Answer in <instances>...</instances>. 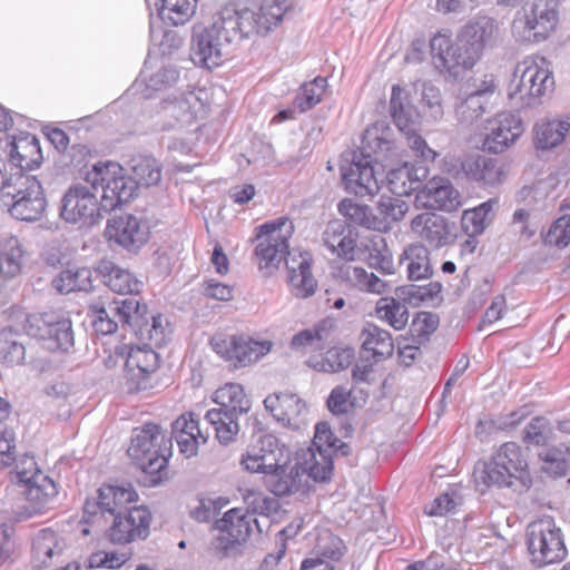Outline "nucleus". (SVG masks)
<instances>
[{
  "label": "nucleus",
  "instance_id": "nucleus-1",
  "mask_svg": "<svg viewBox=\"0 0 570 570\" xmlns=\"http://www.w3.org/2000/svg\"><path fill=\"white\" fill-rule=\"evenodd\" d=\"M291 7L292 0H261L250 7L224 8L210 26L193 29L191 60L207 69L220 66L245 39L271 31Z\"/></svg>",
  "mask_w": 570,
  "mask_h": 570
},
{
  "label": "nucleus",
  "instance_id": "nucleus-2",
  "mask_svg": "<svg viewBox=\"0 0 570 570\" xmlns=\"http://www.w3.org/2000/svg\"><path fill=\"white\" fill-rule=\"evenodd\" d=\"M400 155L392 140L379 135L377 127L368 128L363 136V148L346 151L341 159V175L345 189L360 197L373 196L380 190L377 171L374 164L389 168L384 184L396 196H409L426 178L424 166L410 167L404 161L399 167Z\"/></svg>",
  "mask_w": 570,
  "mask_h": 570
},
{
  "label": "nucleus",
  "instance_id": "nucleus-3",
  "mask_svg": "<svg viewBox=\"0 0 570 570\" xmlns=\"http://www.w3.org/2000/svg\"><path fill=\"white\" fill-rule=\"evenodd\" d=\"M256 235L255 257L259 269L268 274L278 268L285 255L288 271V283L296 297L306 298L313 295L317 287L311 266L312 256L308 252L291 255L288 239L294 233V224L287 217H278L261 225Z\"/></svg>",
  "mask_w": 570,
  "mask_h": 570
},
{
  "label": "nucleus",
  "instance_id": "nucleus-4",
  "mask_svg": "<svg viewBox=\"0 0 570 570\" xmlns=\"http://www.w3.org/2000/svg\"><path fill=\"white\" fill-rule=\"evenodd\" d=\"M147 306L136 297L114 299L97 311L94 327L102 335L114 334L118 325L135 330L138 338L147 346L160 347L167 340V321L160 315L151 316V322L146 317Z\"/></svg>",
  "mask_w": 570,
  "mask_h": 570
},
{
  "label": "nucleus",
  "instance_id": "nucleus-5",
  "mask_svg": "<svg viewBox=\"0 0 570 570\" xmlns=\"http://www.w3.org/2000/svg\"><path fill=\"white\" fill-rule=\"evenodd\" d=\"M171 439L155 423H146L134 430L128 455L149 476V484L157 485L163 480L171 455Z\"/></svg>",
  "mask_w": 570,
  "mask_h": 570
},
{
  "label": "nucleus",
  "instance_id": "nucleus-6",
  "mask_svg": "<svg viewBox=\"0 0 570 570\" xmlns=\"http://www.w3.org/2000/svg\"><path fill=\"white\" fill-rule=\"evenodd\" d=\"M554 79L550 62L539 56H528L514 68L508 86V97L517 107H532L553 90Z\"/></svg>",
  "mask_w": 570,
  "mask_h": 570
},
{
  "label": "nucleus",
  "instance_id": "nucleus-7",
  "mask_svg": "<svg viewBox=\"0 0 570 570\" xmlns=\"http://www.w3.org/2000/svg\"><path fill=\"white\" fill-rule=\"evenodd\" d=\"M559 11L556 0H534L517 12L511 31L517 41L540 43L557 29Z\"/></svg>",
  "mask_w": 570,
  "mask_h": 570
},
{
  "label": "nucleus",
  "instance_id": "nucleus-8",
  "mask_svg": "<svg viewBox=\"0 0 570 570\" xmlns=\"http://www.w3.org/2000/svg\"><path fill=\"white\" fill-rule=\"evenodd\" d=\"M0 193L2 198H10L9 214L19 220L40 219L47 206L43 188L36 176L4 179Z\"/></svg>",
  "mask_w": 570,
  "mask_h": 570
},
{
  "label": "nucleus",
  "instance_id": "nucleus-9",
  "mask_svg": "<svg viewBox=\"0 0 570 570\" xmlns=\"http://www.w3.org/2000/svg\"><path fill=\"white\" fill-rule=\"evenodd\" d=\"M527 544L532 562L539 567L562 561L567 556L563 533L551 517L531 522Z\"/></svg>",
  "mask_w": 570,
  "mask_h": 570
},
{
  "label": "nucleus",
  "instance_id": "nucleus-10",
  "mask_svg": "<svg viewBox=\"0 0 570 570\" xmlns=\"http://www.w3.org/2000/svg\"><path fill=\"white\" fill-rule=\"evenodd\" d=\"M87 180L92 188H101L102 210L109 212L130 200L136 191V183L127 176L126 170L119 164L108 161L97 164L88 174Z\"/></svg>",
  "mask_w": 570,
  "mask_h": 570
},
{
  "label": "nucleus",
  "instance_id": "nucleus-11",
  "mask_svg": "<svg viewBox=\"0 0 570 570\" xmlns=\"http://www.w3.org/2000/svg\"><path fill=\"white\" fill-rule=\"evenodd\" d=\"M28 335L45 342L51 351L69 352L73 347L71 320L61 312H47L27 318Z\"/></svg>",
  "mask_w": 570,
  "mask_h": 570
},
{
  "label": "nucleus",
  "instance_id": "nucleus-12",
  "mask_svg": "<svg viewBox=\"0 0 570 570\" xmlns=\"http://www.w3.org/2000/svg\"><path fill=\"white\" fill-rule=\"evenodd\" d=\"M431 55L438 68L458 77L462 71L471 69L476 58L470 53L466 42L459 32L453 40L450 36L438 32L430 41Z\"/></svg>",
  "mask_w": 570,
  "mask_h": 570
},
{
  "label": "nucleus",
  "instance_id": "nucleus-13",
  "mask_svg": "<svg viewBox=\"0 0 570 570\" xmlns=\"http://www.w3.org/2000/svg\"><path fill=\"white\" fill-rule=\"evenodd\" d=\"M214 350L234 367H245L258 362L273 348L269 340H255L246 335H232L213 341Z\"/></svg>",
  "mask_w": 570,
  "mask_h": 570
},
{
  "label": "nucleus",
  "instance_id": "nucleus-14",
  "mask_svg": "<svg viewBox=\"0 0 570 570\" xmlns=\"http://www.w3.org/2000/svg\"><path fill=\"white\" fill-rule=\"evenodd\" d=\"M92 189L82 184L70 186L61 199V218L71 224L94 225L102 207Z\"/></svg>",
  "mask_w": 570,
  "mask_h": 570
},
{
  "label": "nucleus",
  "instance_id": "nucleus-15",
  "mask_svg": "<svg viewBox=\"0 0 570 570\" xmlns=\"http://www.w3.org/2000/svg\"><path fill=\"white\" fill-rule=\"evenodd\" d=\"M289 458V450L273 434H262L256 444L243 455L242 465L252 473L269 471Z\"/></svg>",
  "mask_w": 570,
  "mask_h": 570
},
{
  "label": "nucleus",
  "instance_id": "nucleus-16",
  "mask_svg": "<svg viewBox=\"0 0 570 570\" xmlns=\"http://www.w3.org/2000/svg\"><path fill=\"white\" fill-rule=\"evenodd\" d=\"M112 517V523L107 531L111 542L122 544L148 537L151 514L145 507H132Z\"/></svg>",
  "mask_w": 570,
  "mask_h": 570
},
{
  "label": "nucleus",
  "instance_id": "nucleus-17",
  "mask_svg": "<svg viewBox=\"0 0 570 570\" xmlns=\"http://www.w3.org/2000/svg\"><path fill=\"white\" fill-rule=\"evenodd\" d=\"M107 234L127 250L137 252L147 243L150 227L144 216L125 214L108 222Z\"/></svg>",
  "mask_w": 570,
  "mask_h": 570
},
{
  "label": "nucleus",
  "instance_id": "nucleus-18",
  "mask_svg": "<svg viewBox=\"0 0 570 570\" xmlns=\"http://www.w3.org/2000/svg\"><path fill=\"white\" fill-rule=\"evenodd\" d=\"M264 405L277 422L288 429L301 430L307 423V405L294 393L271 394L264 400Z\"/></svg>",
  "mask_w": 570,
  "mask_h": 570
},
{
  "label": "nucleus",
  "instance_id": "nucleus-19",
  "mask_svg": "<svg viewBox=\"0 0 570 570\" xmlns=\"http://www.w3.org/2000/svg\"><path fill=\"white\" fill-rule=\"evenodd\" d=\"M28 463L33 471L19 470L16 474L17 482L23 488L21 493L33 505V509L40 510L57 495V487L48 475L35 466L36 463L32 459Z\"/></svg>",
  "mask_w": 570,
  "mask_h": 570
},
{
  "label": "nucleus",
  "instance_id": "nucleus-20",
  "mask_svg": "<svg viewBox=\"0 0 570 570\" xmlns=\"http://www.w3.org/2000/svg\"><path fill=\"white\" fill-rule=\"evenodd\" d=\"M523 130V124L517 115L511 112L498 114L489 120L484 147L494 154L502 153L521 136Z\"/></svg>",
  "mask_w": 570,
  "mask_h": 570
},
{
  "label": "nucleus",
  "instance_id": "nucleus-21",
  "mask_svg": "<svg viewBox=\"0 0 570 570\" xmlns=\"http://www.w3.org/2000/svg\"><path fill=\"white\" fill-rule=\"evenodd\" d=\"M518 469L500 468L497 465V460L491 459L489 462L479 463L474 469V479L478 484L485 487H497L499 489L509 488L515 492H523L528 490L531 484V479L518 476L515 473Z\"/></svg>",
  "mask_w": 570,
  "mask_h": 570
},
{
  "label": "nucleus",
  "instance_id": "nucleus-22",
  "mask_svg": "<svg viewBox=\"0 0 570 570\" xmlns=\"http://www.w3.org/2000/svg\"><path fill=\"white\" fill-rule=\"evenodd\" d=\"M138 495L130 483L122 485L105 484L98 490L97 502L87 501L85 503V512L89 514L96 513V508L101 513H109L111 517L117 512L126 511L128 504L136 502Z\"/></svg>",
  "mask_w": 570,
  "mask_h": 570
},
{
  "label": "nucleus",
  "instance_id": "nucleus-23",
  "mask_svg": "<svg viewBox=\"0 0 570 570\" xmlns=\"http://www.w3.org/2000/svg\"><path fill=\"white\" fill-rule=\"evenodd\" d=\"M460 33L466 42L470 53L479 60L483 50L495 42L499 26L493 18L479 16L462 27Z\"/></svg>",
  "mask_w": 570,
  "mask_h": 570
},
{
  "label": "nucleus",
  "instance_id": "nucleus-24",
  "mask_svg": "<svg viewBox=\"0 0 570 570\" xmlns=\"http://www.w3.org/2000/svg\"><path fill=\"white\" fill-rule=\"evenodd\" d=\"M261 473L264 474L266 487L277 497L288 495L308 488L297 462L294 465H288L285 461L281 465Z\"/></svg>",
  "mask_w": 570,
  "mask_h": 570
},
{
  "label": "nucleus",
  "instance_id": "nucleus-25",
  "mask_svg": "<svg viewBox=\"0 0 570 570\" xmlns=\"http://www.w3.org/2000/svg\"><path fill=\"white\" fill-rule=\"evenodd\" d=\"M323 243L337 257L352 262L356 255V234L344 222H330L323 233Z\"/></svg>",
  "mask_w": 570,
  "mask_h": 570
},
{
  "label": "nucleus",
  "instance_id": "nucleus-26",
  "mask_svg": "<svg viewBox=\"0 0 570 570\" xmlns=\"http://www.w3.org/2000/svg\"><path fill=\"white\" fill-rule=\"evenodd\" d=\"M414 90L410 86L394 85L390 98V114L399 129L410 128L412 125H420V115L412 102Z\"/></svg>",
  "mask_w": 570,
  "mask_h": 570
},
{
  "label": "nucleus",
  "instance_id": "nucleus-27",
  "mask_svg": "<svg viewBox=\"0 0 570 570\" xmlns=\"http://www.w3.org/2000/svg\"><path fill=\"white\" fill-rule=\"evenodd\" d=\"M406 276L412 282L429 279L433 275L430 250L420 243L406 245L399 257Z\"/></svg>",
  "mask_w": 570,
  "mask_h": 570
},
{
  "label": "nucleus",
  "instance_id": "nucleus-28",
  "mask_svg": "<svg viewBox=\"0 0 570 570\" xmlns=\"http://www.w3.org/2000/svg\"><path fill=\"white\" fill-rule=\"evenodd\" d=\"M425 206L431 209L454 212L461 206L459 191L446 179H432L422 190Z\"/></svg>",
  "mask_w": 570,
  "mask_h": 570
},
{
  "label": "nucleus",
  "instance_id": "nucleus-29",
  "mask_svg": "<svg viewBox=\"0 0 570 570\" xmlns=\"http://www.w3.org/2000/svg\"><path fill=\"white\" fill-rule=\"evenodd\" d=\"M494 88L493 82H483L481 87L465 92V97L455 106L456 118L464 124L478 120L487 111Z\"/></svg>",
  "mask_w": 570,
  "mask_h": 570
},
{
  "label": "nucleus",
  "instance_id": "nucleus-30",
  "mask_svg": "<svg viewBox=\"0 0 570 570\" xmlns=\"http://www.w3.org/2000/svg\"><path fill=\"white\" fill-rule=\"evenodd\" d=\"M332 455L314 448H307L298 454L296 462L307 484L309 479L315 482L330 480L333 471Z\"/></svg>",
  "mask_w": 570,
  "mask_h": 570
},
{
  "label": "nucleus",
  "instance_id": "nucleus-31",
  "mask_svg": "<svg viewBox=\"0 0 570 570\" xmlns=\"http://www.w3.org/2000/svg\"><path fill=\"white\" fill-rule=\"evenodd\" d=\"M163 111L176 124L190 125L204 112V104L195 91L183 92L164 101Z\"/></svg>",
  "mask_w": 570,
  "mask_h": 570
},
{
  "label": "nucleus",
  "instance_id": "nucleus-32",
  "mask_svg": "<svg viewBox=\"0 0 570 570\" xmlns=\"http://www.w3.org/2000/svg\"><path fill=\"white\" fill-rule=\"evenodd\" d=\"M336 277L362 292L382 295L390 291V284L360 266L343 264L336 269Z\"/></svg>",
  "mask_w": 570,
  "mask_h": 570
},
{
  "label": "nucleus",
  "instance_id": "nucleus-33",
  "mask_svg": "<svg viewBox=\"0 0 570 570\" xmlns=\"http://www.w3.org/2000/svg\"><path fill=\"white\" fill-rule=\"evenodd\" d=\"M104 283L118 294H138L142 283L128 269L117 266L108 259H102L97 266Z\"/></svg>",
  "mask_w": 570,
  "mask_h": 570
},
{
  "label": "nucleus",
  "instance_id": "nucleus-34",
  "mask_svg": "<svg viewBox=\"0 0 570 570\" xmlns=\"http://www.w3.org/2000/svg\"><path fill=\"white\" fill-rule=\"evenodd\" d=\"M413 232L433 247H442L449 243L450 230L446 220L435 214L416 215L411 223Z\"/></svg>",
  "mask_w": 570,
  "mask_h": 570
},
{
  "label": "nucleus",
  "instance_id": "nucleus-35",
  "mask_svg": "<svg viewBox=\"0 0 570 570\" xmlns=\"http://www.w3.org/2000/svg\"><path fill=\"white\" fill-rule=\"evenodd\" d=\"M461 169L469 179L488 186L500 184L503 178L502 166L487 156L466 158L461 163Z\"/></svg>",
  "mask_w": 570,
  "mask_h": 570
},
{
  "label": "nucleus",
  "instance_id": "nucleus-36",
  "mask_svg": "<svg viewBox=\"0 0 570 570\" xmlns=\"http://www.w3.org/2000/svg\"><path fill=\"white\" fill-rule=\"evenodd\" d=\"M9 157L12 165L21 170H32L42 163L39 140L31 135L14 138L11 142Z\"/></svg>",
  "mask_w": 570,
  "mask_h": 570
},
{
  "label": "nucleus",
  "instance_id": "nucleus-37",
  "mask_svg": "<svg viewBox=\"0 0 570 570\" xmlns=\"http://www.w3.org/2000/svg\"><path fill=\"white\" fill-rule=\"evenodd\" d=\"M158 354L145 343L142 347H128L125 368L132 380H138L155 372L158 367Z\"/></svg>",
  "mask_w": 570,
  "mask_h": 570
},
{
  "label": "nucleus",
  "instance_id": "nucleus-38",
  "mask_svg": "<svg viewBox=\"0 0 570 570\" xmlns=\"http://www.w3.org/2000/svg\"><path fill=\"white\" fill-rule=\"evenodd\" d=\"M23 250L16 237L0 244V288L10 279L20 275Z\"/></svg>",
  "mask_w": 570,
  "mask_h": 570
},
{
  "label": "nucleus",
  "instance_id": "nucleus-39",
  "mask_svg": "<svg viewBox=\"0 0 570 570\" xmlns=\"http://www.w3.org/2000/svg\"><path fill=\"white\" fill-rule=\"evenodd\" d=\"M52 286L61 294L76 291L88 292L92 287V273L88 267L70 266L61 271L52 281Z\"/></svg>",
  "mask_w": 570,
  "mask_h": 570
},
{
  "label": "nucleus",
  "instance_id": "nucleus-40",
  "mask_svg": "<svg viewBox=\"0 0 570 570\" xmlns=\"http://www.w3.org/2000/svg\"><path fill=\"white\" fill-rule=\"evenodd\" d=\"M214 401L219 405L216 410L229 412L236 415L247 413L250 401L246 396L240 384L228 383L216 390Z\"/></svg>",
  "mask_w": 570,
  "mask_h": 570
},
{
  "label": "nucleus",
  "instance_id": "nucleus-41",
  "mask_svg": "<svg viewBox=\"0 0 570 570\" xmlns=\"http://www.w3.org/2000/svg\"><path fill=\"white\" fill-rule=\"evenodd\" d=\"M259 528L258 521L250 514H245L240 509H230L216 522L218 531H226L234 540L245 542L250 534L252 523Z\"/></svg>",
  "mask_w": 570,
  "mask_h": 570
},
{
  "label": "nucleus",
  "instance_id": "nucleus-42",
  "mask_svg": "<svg viewBox=\"0 0 570 570\" xmlns=\"http://www.w3.org/2000/svg\"><path fill=\"white\" fill-rule=\"evenodd\" d=\"M364 351L373 357L386 358L393 354L394 344L391 334L373 324L365 326L360 335Z\"/></svg>",
  "mask_w": 570,
  "mask_h": 570
},
{
  "label": "nucleus",
  "instance_id": "nucleus-43",
  "mask_svg": "<svg viewBox=\"0 0 570 570\" xmlns=\"http://www.w3.org/2000/svg\"><path fill=\"white\" fill-rule=\"evenodd\" d=\"M375 313L379 320L385 322L395 331L404 330L410 318V312L405 303L392 296L381 297L376 303Z\"/></svg>",
  "mask_w": 570,
  "mask_h": 570
},
{
  "label": "nucleus",
  "instance_id": "nucleus-44",
  "mask_svg": "<svg viewBox=\"0 0 570 570\" xmlns=\"http://www.w3.org/2000/svg\"><path fill=\"white\" fill-rule=\"evenodd\" d=\"M238 416L236 414L210 409L205 414V421L214 428L215 438L220 444L232 443L239 432Z\"/></svg>",
  "mask_w": 570,
  "mask_h": 570
},
{
  "label": "nucleus",
  "instance_id": "nucleus-45",
  "mask_svg": "<svg viewBox=\"0 0 570 570\" xmlns=\"http://www.w3.org/2000/svg\"><path fill=\"white\" fill-rule=\"evenodd\" d=\"M570 122L561 119L542 120L534 126V144L540 149H551L561 144Z\"/></svg>",
  "mask_w": 570,
  "mask_h": 570
},
{
  "label": "nucleus",
  "instance_id": "nucleus-46",
  "mask_svg": "<svg viewBox=\"0 0 570 570\" xmlns=\"http://www.w3.org/2000/svg\"><path fill=\"white\" fill-rule=\"evenodd\" d=\"M333 323L324 320L313 328H307L295 334L291 341V346L295 350L312 348L313 351L323 350L327 343Z\"/></svg>",
  "mask_w": 570,
  "mask_h": 570
},
{
  "label": "nucleus",
  "instance_id": "nucleus-47",
  "mask_svg": "<svg viewBox=\"0 0 570 570\" xmlns=\"http://www.w3.org/2000/svg\"><path fill=\"white\" fill-rule=\"evenodd\" d=\"M131 176L136 183V189L139 186L149 187L157 185L161 179V168L154 157L137 156L130 160Z\"/></svg>",
  "mask_w": 570,
  "mask_h": 570
},
{
  "label": "nucleus",
  "instance_id": "nucleus-48",
  "mask_svg": "<svg viewBox=\"0 0 570 570\" xmlns=\"http://www.w3.org/2000/svg\"><path fill=\"white\" fill-rule=\"evenodd\" d=\"M158 14L173 26L186 23L196 11L197 0H158Z\"/></svg>",
  "mask_w": 570,
  "mask_h": 570
},
{
  "label": "nucleus",
  "instance_id": "nucleus-49",
  "mask_svg": "<svg viewBox=\"0 0 570 570\" xmlns=\"http://www.w3.org/2000/svg\"><path fill=\"white\" fill-rule=\"evenodd\" d=\"M59 552L57 535L53 531L45 529L33 539L32 561L38 569L49 567L53 556Z\"/></svg>",
  "mask_w": 570,
  "mask_h": 570
},
{
  "label": "nucleus",
  "instance_id": "nucleus-50",
  "mask_svg": "<svg viewBox=\"0 0 570 570\" xmlns=\"http://www.w3.org/2000/svg\"><path fill=\"white\" fill-rule=\"evenodd\" d=\"M414 95H419V101L424 114L433 120L443 117V106L440 89L430 82L417 80L412 83Z\"/></svg>",
  "mask_w": 570,
  "mask_h": 570
},
{
  "label": "nucleus",
  "instance_id": "nucleus-51",
  "mask_svg": "<svg viewBox=\"0 0 570 570\" xmlns=\"http://www.w3.org/2000/svg\"><path fill=\"white\" fill-rule=\"evenodd\" d=\"M492 459L497 460V465L500 468L508 469H518L519 471L515 473L518 476H523L524 479H531L530 473L528 472V463L522 454V450L519 444L515 442H505L503 443L493 454Z\"/></svg>",
  "mask_w": 570,
  "mask_h": 570
},
{
  "label": "nucleus",
  "instance_id": "nucleus-52",
  "mask_svg": "<svg viewBox=\"0 0 570 570\" xmlns=\"http://www.w3.org/2000/svg\"><path fill=\"white\" fill-rule=\"evenodd\" d=\"M497 205V199H489L473 209L464 210L462 216L464 228L473 235L482 234L492 222L493 209Z\"/></svg>",
  "mask_w": 570,
  "mask_h": 570
},
{
  "label": "nucleus",
  "instance_id": "nucleus-53",
  "mask_svg": "<svg viewBox=\"0 0 570 570\" xmlns=\"http://www.w3.org/2000/svg\"><path fill=\"white\" fill-rule=\"evenodd\" d=\"M344 550V543L337 535L333 534L327 529H321L316 533L312 556L330 561H337L343 557Z\"/></svg>",
  "mask_w": 570,
  "mask_h": 570
},
{
  "label": "nucleus",
  "instance_id": "nucleus-54",
  "mask_svg": "<svg viewBox=\"0 0 570 570\" xmlns=\"http://www.w3.org/2000/svg\"><path fill=\"white\" fill-rule=\"evenodd\" d=\"M326 87L327 80L324 77H316L303 83L293 101V107L299 112L309 110L322 100Z\"/></svg>",
  "mask_w": 570,
  "mask_h": 570
},
{
  "label": "nucleus",
  "instance_id": "nucleus-55",
  "mask_svg": "<svg viewBox=\"0 0 570 570\" xmlns=\"http://www.w3.org/2000/svg\"><path fill=\"white\" fill-rule=\"evenodd\" d=\"M184 428H188L186 417H177L173 423V435L179 451L186 458H193L198 453L199 445L207 442L209 434H204L200 439V436L188 434Z\"/></svg>",
  "mask_w": 570,
  "mask_h": 570
},
{
  "label": "nucleus",
  "instance_id": "nucleus-56",
  "mask_svg": "<svg viewBox=\"0 0 570 570\" xmlns=\"http://www.w3.org/2000/svg\"><path fill=\"white\" fill-rule=\"evenodd\" d=\"M243 500L247 508L245 514H250L252 518H254L255 514L269 517L279 509V502L276 498L268 497L256 490H246L243 494Z\"/></svg>",
  "mask_w": 570,
  "mask_h": 570
},
{
  "label": "nucleus",
  "instance_id": "nucleus-57",
  "mask_svg": "<svg viewBox=\"0 0 570 570\" xmlns=\"http://www.w3.org/2000/svg\"><path fill=\"white\" fill-rule=\"evenodd\" d=\"M567 454L561 448L547 449L540 453L542 470L553 476H563L569 468Z\"/></svg>",
  "mask_w": 570,
  "mask_h": 570
},
{
  "label": "nucleus",
  "instance_id": "nucleus-58",
  "mask_svg": "<svg viewBox=\"0 0 570 570\" xmlns=\"http://www.w3.org/2000/svg\"><path fill=\"white\" fill-rule=\"evenodd\" d=\"M26 348L22 343L8 336L0 338V362L8 366L19 365L23 362Z\"/></svg>",
  "mask_w": 570,
  "mask_h": 570
},
{
  "label": "nucleus",
  "instance_id": "nucleus-59",
  "mask_svg": "<svg viewBox=\"0 0 570 570\" xmlns=\"http://www.w3.org/2000/svg\"><path fill=\"white\" fill-rule=\"evenodd\" d=\"M544 243L547 245L564 248L570 243V215L558 218L548 230Z\"/></svg>",
  "mask_w": 570,
  "mask_h": 570
},
{
  "label": "nucleus",
  "instance_id": "nucleus-60",
  "mask_svg": "<svg viewBox=\"0 0 570 570\" xmlns=\"http://www.w3.org/2000/svg\"><path fill=\"white\" fill-rule=\"evenodd\" d=\"M338 212L354 225L365 226L367 228L372 225L367 206L356 204L351 199H343L338 204Z\"/></svg>",
  "mask_w": 570,
  "mask_h": 570
},
{
  "label": "nucleus",
  "instance_id": "nucleus-61",
  "mask_svg": "<svg viewBox=\"0 0 570 570\" xmlns=\"http://www.w3.org/2000/svg\"><path fill=\"white\" fill-rule=\"evenodd\" d=\"M405 137L407 146L423 160L433 161L436 153L430 148L426 141L417 134L419 125H412L406 129H399Z\"/></svg>",
  "mask_w": 570,
  "mask_h": 570
},
{
  "label": "nucleus",
  "instance_id": "nucleus-62",
  "mask_svg": "<svg viewBox=\"0 0 570 570\" xmlns=\"http://www.w3.org/2000/svg\"><path fill=\"white\" fill-rule=\"evenodd\" d=\"M442 291V285L439 282H431L426 287H416L414 285L403 286L397 288L399 297L409 299L410 302H419L433 299Z\"/></svg>",
  "mask_w": 570,
  "mask_h": 570
},
{
  "label": "nucleus",
  "instance_id": "nucleus-63",
  "mask_svg": "<svg viewBox=\"0 0 570 570\" xmlns=\"http://www.w3.org/2000/svg\"><path fill=\"white\" fill-rule=\"evenodd\" d=\"M340 440L333 434L328 423L320 422L315 426V434L313 439V445L315 450L323 451L333 454L335 449L340 448L337 444Z\"/></svg>",
  "mask_w": 570,
  "mask_h": 570
},
{
  "label": "nucleus",
  "instance_id": "nucleus-64",
  "mask_svg": "<svg viewBox=\"0 0 570 570\" xmlns=\"http://www.w3.org/2000/svg\"><path fill=\"white\" fill-rule=\"evenodd\" d=\"M352 406L351 390L343 385H337L331 391L327 399V407L333 414H345Z\"/></svg>",
  "mask_w": 570,
  "mask_h": 570
}]
</instances>
